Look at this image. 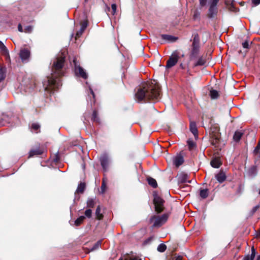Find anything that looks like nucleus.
I'll return each mask as SVG.
<instances>
[{"mask_svg": "<svg viewBox=\"0 0 260 260\" xmlns=\"http://www.w3.org/2000/svg\"><path fill=\"white\" fill-rule=\"evenodd\" d=\"M159 85L155 80L143 83L139 86L135 93V99L138 102L157 101L160 98Z\"/></svg>", "mask_w": 260, "mask_h": 260, "instance_id": "nucleus-1", "label": "nucleus"}, {"mask_svg": "<svg viewBox=\"0 0 260 260\" xmlns=\"http://www.w3.org/2000/svg\"><path fill=\"white\" fill-rule=\"evenodd\" d=\"M64 71L63 66H52L50 76L47 77V80L43 82L45 90L53 92L61 87L62 83L60 79L63 76Z\"/></svg>", "mask_w": 260, "mask_h": 260, "instance_id": "nucleus-2", "label": "nucleus"}, {"mask_svg": "<svg viewBox=\"0 0 260 260\" xmlns=\"http://www.w3.org/2000/svg\"><path fill=\"white\" fill-rule=\"evenodd\" d=\"M213 48L212 46H209L207 48L204 53L202 55H200L196 59L197 60L196 65H204L208 62V61L211 59V56L213 52Z\"/></svg>", "mask_w": 260, "mask_h": 260, "instance_id": "nucleus-3", "label": "nucleus"}, {"mask_svg": "<svg viewBox=\"0 0 260 260\" xmlns=\"http://www.w3.org/2000/svg\"><path fill=\"white\" fill-rule=\"evenodd\" d=\"M168 215L164 214L161 216L153 215L150 219V223L153 227H160L164 224L168 220Z\"/></svg>", "mask_w": 260, "mask_h": 260, "instance_id": "nucleus-4", "label": "nucleus"}, {"mask_svg": "<svg viewBox=\"0 0 260 260\" xmlns=\"http://www.w3.org/2000/svg\"><path fill=\"white\" fill-rule=\"evenodd\" d=\"M153 196V202L155 206V211L157 213H160L163 211L164 209V201L156 193H154Z\"/></svg>", "mask_w": 260, "mask_h": 260, "instance_id": "nucleus-5", "label": "nucleus"}, {"mask_svg": "<svg viewBox=\"0 0 260 260\" xmlns=\"http://www.w3.org/2000/svg\"><path fill=\"white\" fill-rule=\"evenodd\" d=\"M219 2V0H210L209 1V9L208 14L209 18H213L216 15L217 13V5Z\"/></svg>", "mask_w": 260, "mask_h": 260, "instance_id": "nucleus-6", "label": "nucleus"}, {"mask_svg": "<svg viewBox=\"0 0 260 260\" xmlns=\"http://www.w3.org/2000/svg\"><path fill=\"white\" fill-rule=\"evenodd\" d=\"M200 55V46H191L189 53L190 60H196Z\"/></svg>", "mask_w": 260, "mask_h": 260, "instance_id": "nucleus-7", "label": "nucleus"}, {"mask_svg": "<svg viewBox=\"0 0 260 260\" xmlns=\"http://www.w3.org/2000/svg\"><path fill=\"white\" fill-rule=\"evenodd\" d=\"M74 71L77 76L84 79H86L88 77L87 73L81 66H75Z\"/></svg>", "mask_w": 260, "mask_h": 260, "instance_id": "nucleus-8", "label": "nucleus"}, {"mask_svg": "<svg viewBox=\"0 0 260 260\" xmlns=\"http://www.w3.org/2000/svg\"><path fill=\"white\" fill-rule=\"evenodd\" d=\"M179 59V54L177 51H175L170 57L167 61V65H175Z\"/></svg>", "mask_w": 260, "mask_h": 260, "instance_id": "nucleus-9", "label": "nucleus"}, {"mask_svg": "<svg viewBox=\"0 0 260 260\" xmlns=\"http://www.w3.org/2000/svg\"><path fill=\"white\" fill-rule=\"evenodd\" d=\"M184 162V158L183 156L180 154H177L174 156L173 158V164L177 167H178L181 165Z\"/></svg>", "mask_w": 260, "mask_h": 260, "instance_id": "nucleus-10", "label": "nucleus"}, {"mask_svg": "<svg viewBox=\"0 0 260 260\" xmlns=\"http://www.w3.org/2000/svg\"><path fill=\"white\" fill-rule=\"evenodd\" d=\"M211 142L215 147L219 148L220 146V139L218 135H214L211 138Z\"/></svg>", "mask_w": 260, "mask_h": 260, "instance_id": "nucleus-11", "label": "nucleus"}, {"mask_svg": "<svg viewBox=\"0 0 260 260\" xmlns=\"http://www.w3.org/2000/svg\"><path fill=\"white\" fill-rule=\"evenodd\" d=\"M188 176L185 173H181L178 176V180L179 183H191V181L188 179Z\"/></svg>", "mask_w": 260, "mask_h": 260, "instance_id": "nucleus-12", "label": "nucleus"}, {"mask_svg": "<svg viewBox=\"0 0 260 260\" xmlns=\"http://www.w3.org/2000/svg\"><path fill=\"white\" fill-rule=\"evenodd\" d=\"M65 57V54L63 53H61L57 56L56 61L53 63V65H62L64 62Z\"/></svg>", "mask_w": 260, "mask_h": 260, "instance_id": "nucleus-13", "label": "nucleus"}, {"mask_svg": "<svg viewBox=\"0 0 260 260\" xmlns=\"http://www.w3.org/2000/svg\"><path fill=\"white\" fill-rule=\"evenodd\" d=\"M30 56V51L27 49H22L20 52V57L23 60L27 59Z\"/></svg>", "mask_w": 260, "mask_h": 260, "instance_id": "nucleus-14", "label": "nucleus"}, {"mask_svg": "<svg viewBox=\"0 0 260 260\" xmlns=\"http://www.w3.org/2000/svg\"><path fill=\"white\" fill-rule=\"evenodd\" d=\"M101 164L103 169L106 171L109 165V159L107 156H103L101 157Z\"/></svg>", "mask_w": 260, "mask_h": 260, "instance_id": "nucleus-15", "label": "nucleus"}, {"mask_svg": "<svg viewBox=\"0 0 260 260\" xmlns=\"http://www.w3.org/2000/svg\"><path fill=\"white\" fill-rule=\"evenodd\" d=\"M216 180L219 182H223L226 179V175L223 171H220L215 175Z\"/></svg>", "mask_w": 260, "mask_h": 260, "instance_id": "nucleus-16", "label": "nucleus"}, {"mask_svg": "<svg viewBox=\"0 0 260 260\" xmlns=\"http://www.w3.org/2000/svg\"><path fill=\"white\" fill-rule=\"evenodd\" d=\"M190 130L194 136L195 138L197 139L198 138V129L195 122H190Z\"/></svg>", "mask_w": 260, "mask_h": 260, "instance_id": "nucleus-17", "label": "nucleus"}, {"mask_svg": "<svg viewBox=\"0 0 260 260\" xmlns=\"http://www.w3.org/2000/svg\"><path fill=\"white\" fill-rule=\"evenodd\" d=\"M43 150L40 149L39 148L35 149H32L29 153V157H32L34 155H39L43 153Z\"/></svg>", "mask_w": 260, "mask_h": 260, "instance_id": "nucleus-18", "label": "nucleus"}, {"mask_svg": "<svg viewBox=\"0 0 260 260\" xmlns=\"http://www.w3.org/2000/svg\"><path fill=\"white\" fill-rule=\"evenodd\" d=\"M161 38L169 42H175L177 39L172 36L168 35H161Z\"/></svg>", "mask_w": 260, "mask_h": 260, "instance_id": "nucleus-19", "label": "nucleus"}, {"mask_svg": "<svg viewBox=\"0 0 260 260\" xmlns=\"http://www.w3.org/2000/svg\"><path fill=\"white\" fill-rule=\"evenodd\" d=\"M6 74V69L5 66H0V83L5 78Z\"/></svg>", "mask_w": 260, "mask_h": 260, "instance_id": "nucleus-20", "label": "nucleus"}, {"mask_svg": "<svg viewBox=\"0 0 260 260\" xmlns=\"http://www.w3.org/2000/svg\"><path fill=\"white\" fill-rule=\"evenodd\" d=\"M243 135V133L242 132V131H236L233 136L234 140L235 142H238L240 140Z\"/></svg>", "mask_w": 260, "mask_h": 260, "instance_id": "nucleus-21", "label": "nucleus"}, {"mask_svg": "<svg viewBox=\"0 0 260 260\" xmlns=\"http://www.w3.org/2000/svg\"><path fill=\"white\" fill-rule=\"evenodd\" d=\"M255 255V251L253 247L251 248V253L250 255H246L243 260H253Z\"/></svg>", "mask_w": 260, "mask_h": 260, "instance_id": "nucleus-22", "label": "nucleus"}, {"mask_svg": "<svg viewBox=\"0 0 260 260\" xmlns=\"http://www.w3.org/2000/svg\"><path fill=\"white\" fill-rule=\"evenodd\" d=\"M221 165V164L218 158H214L211 161V165L215 168H219Z\"/></svg>", "mask_w": 260, "mask_h": 260, "instance_id": "nucleus-23", "label": "nucleus"}, {"mask_svg": "<svg viewBox=\"0 0 260 260\" xmlns=\"http://www.w3.org/2000/svg\"><path fill=\"white\" fill-rule=\"evenodd\" d=\"M200 46V38L198 34H195L191 46Z\"/></svg>", "mask_w": 260, "mask_h": 260, "instance_id": "nucleus-24", "label": "nucleus"}, {"mask_svg": "<svg viewBox=\"0 0 260 260\" xmlns=\"http://www.w3.org/2000/svg\"><path fill=\"white\" fill-rule=\"evenodd\" d=\"M147 180L148 184L152 187H153V188H155L157 187V184L156 180L154 179L151 177H149L148 178Z\"/></svg>", "mask_w": 260, "mask_h": 260, "instance_id": "nucleus-25", "label": "nucleus"}, {"mask_svg": "<svg viewBox=\"0 0 260 260\" xmlns=\"http://www.w3.org/2000/svg\"><path fill=\"white\" fill-rule=\"evenodd\" d=\"M209 194V191L207 189H201L200 192V195L203 199H206Z\"/></svg>", "mask_w": 260, "mask_h": 260, "instance_id": "nucleus-26", "label": "nucleus"}, {"mask_svg": "<svg viewBox=\"0 0 260 260\" xmlns=\"http://www.w3.org/2000/svg\"><path fill=\"white\" fill-rule=\"evenodd\" d=\"M85 188V184L84 183H80L76 191L78 193H83Z\"/></svg>", "mask_w": 260, "mask_h": 260, "instance_id": "nucleus-27", "label": "nucleus"}, {"mask_svg": "<svg viewBox=\"0 0 260 260\" xmlns=\"http://www.w3.org/2000/svg\"><path fill=\"white\" fill-rule=\"evenodd\" d=\"M210 95L212 99H216L219 96L218 92L215 90H212L210 91Z\"/></svg>", "mask_w": 260, "mask_h": 260, "instance_id": "nucleus-28", "label": "nucleus"}, {"mask_svg": "<svg viewBox=\"0 0 260 260\" xmlns=\"http://www.w3.org/2000/svg\"><path fill=\"white\" fill-rule=\"evenodd\" d=\"M107 189L106 182L105 178L103 179L102 184L101 187V193H104Z\"/></svg>", "mask_w": 260, "mask_h": 260, "instance_id": "nucleus-29", "label": "nucleus"}, {"mask_svg": "<svg viewBox=\"0 0 260 260\" xmlns=\"http://www.w3.org/2000/svg\"><path fill=\"white\" fill-rule=\"evenodd\" d=\"M85 219V216H81L78 218L75 221V224L76 226L79 225Z\"/></svg>", "mask_w": 260, "mask_h": 260, "instance_id": "nucleus-30", "label": "nucleus"}, {"mask_svg": "<svg viewBox=\"0 0 260 260\" xmlns=\"http://www.w3.org/2000/svg\"><path fill=\"white\" fill-rule=\"evenodd\" d=\"M95 214L98 219H101L103 218V215L101 213V208L99 206L96 208Z\"/></svg>", "mask_w": 260, "mask_h": 260, "instance_id": "nucleus-31", "label": "nucleus"}, {"mask_svg": "<svg viewBox=\"0 0 260 260\" xmlns=\"http://www.w3.org/2000/svg\"><path fill=\"white\" fill-rule=\"evenodd\" d=\"M167 249V246L165 244H160L158 247H157V250L159 252H164Z\"/></svg>", "mask_w": 260, "mask_h": 260, "instance_id": "nucleus-32", "label": "nucleus"}, {"mask_svg": "<svg viewBox=\"0 0 260 260\" xmlns=\"http://www.w3.org/2000/svg\"><path fill=\"white\" fill-rule=\"evenodd\" d=\"M187 145L190 150L193 149L196 147V143L193 141L189 140L187 141Z\"/></svg>", "mask_w": 260, "mask_h": 260, "instance_id": "nucleus-33", "label": "nucleus"}, {"mask_svg": "<svg viewBox=\"0 0 260 260\" xmlns=\"http://www.w3.org/2000/svg\"><path fill=\"white\" fill-rule=\"evenodd\" d=\"M40 125L37 123H34L31 125V130L36 133H37V131L40 128Z\"/></svg>", "mask_w": 260, "mask_h": 260, "instance_id": "nucleus-34", "label": "nucleus"}, {"mask_svg": "<svg viewBox=\"0 0 260 260\" xmlns=\"http://www.w3.org/2000/svg\"><path fill=\"white\" fill-rule=\"evenodd\" d=\"M225 4L227 5L228 9L231 11H236V8L235 7V6L233 3H231V4H229L228 2L227 1H226Z\"/></svg>", "mask_w": 260, "mask_h": 260, "instance_id": "nucleus-35", "label": "nucleus"}, {"mask_svg": "<svg viewBox=\"0 0 260 260\" xmlns=\"http://www.w3.org/2000/svg\"><path fill=\"white\" fill-rule=\"evenodd\" d=\"M248 173L251 176H255L256 173V168L254 166L252 167L249 170Z\"/></svg>", "mask_w": 260, "mask_h": 260, "instance_id": "nucleus-36", "label": "nucleus"}, {"mask_svg": "<svg viewBox=\"0 0 260 260\" xmlns=\"http://www.w3.org/2000/svg\"><path fill=\"white\" fill-rule=\"evenodd\" d=\"M94 205V201L92 199H89L87 201V207L89 208H93Z\"/></svg>", "mask_w": 260, "mask_h": 260, "instance_id": "nucleus-37", "label": "nucleus"}, {"mask_svg": "<svg viewBox=\"0 0 260 260\" xmlns=\"http://www.w3.org/2000/svg\"><path fill=\"white\" fill-rule=\"evenodd\" d=\"M92 119L94 121H95L96 122H99V118L98 117V113L96 111H94L92 113Z\"/></svg>", "mask_w": 260, "mask_h": 260, "instance_id": "nucleus-38", "label": "nucleus"}, {"mask_svg": "<svg viewBox=\"0 0 260 260\" xmlns=\"http://www.w3.org/2000/svg\"><path fill=\"white\" fill-rule=\"evenodd\" d=\"M0 49L4 53H8V50L6 47L4 45L2 42L0 41Z\"/></svg>", "mask_w": 260, "mask_h": 260, "instance_id": "nucleus-39", "label": "nucleus"}, {"mask_svg": "<svg viewBox=\"0 0 260 260\" xmlns=\"http://www.w3.org/2000/svg\"><path fill=\"white\" fill-rule=\"evenodd\" d=\"M33 27L32 26H27L24 28V32L26 33H31L32 31Z\"/></svg>", "mask_w": 260, "mask_h": 260, "instance_id": "nucleus-40", "label": "nucleus"}, {"mask_svg": "<svg viewBox=\"0 0 260 260\" xmlns=\"http://www.w3.org/2000/svg\"><path fill=\"white\" fill-rule=\"evenodd\" d=\"M101 245V241H98L92 247V248L91 249V251H93L96 249H98Z\"/></svg>", "mask_w": 260, "mask_h": 260, "instance_id": "nucleus-41", "label": "nucleus"}, {"mask_svg": "<svg viewBox=\"0 0 260 260\" xmlns=\"http://www.w3.org/2000/svg\"><path fill=\"white\" fill-rule=\"evenodd\" d=\"M154 63L158 65H160V56L158 53H157L156 56L155 61Z\"/></svg>", "mask_w": 260, "mask_h": 260, "instance_id": "nucleus-42", "label": "nucleus"}, {"mask_svg": "<svg viewBox=\"0 0 260 260\" xmlns=\"http://www.w3.org/2000/svg\"><path fill=\"white\" fill-rule=\"evenodd\" d=\"M253 153L255 155V159L256 160H260V150H258L256 152L254 150Z\"/></svg>", "mask_w": 260, "mask_h": 260, "instance_id": "nucleus-43", "label": "nucleus"}, {"mask_svg": "<svg viewBox=\"0 0 260 260\" xmlns=\"http://www.w3.org/2000/svg\"><path fill=\"white\" fill-rule=\"evenodd\" d=\"M91 214L92 211L90 209H87L85 212V215L88 218L91 217Z\"/></svg>", "mask_w": 260, "mask_h": 260, "instance_id": "nucleus-44", "label": "nucleus"}, {"mask_svg": "<svg viewBox=\"0 0 260 260\" xmlns=\"http://www.w3.org/2000/svg\"><path fill=\"white\" fill-rule=\"evenodd\" d=\"M116 8H117V7H116V4H113L112 5L111 9H112V14L113 15H114L115 13H116Z\"/></svg>", "mask_w": 260, "mask_h": 260, "instance_id": "nucleus-45", "label": "nucleus"}, {"mask_svg": "<svg viewBox=\"0 0 260 260\" xmlns=\"http://www.w3.org/2000/svg\"><path fill=\"white\" fill-rule=\"evenodd\" d=\"M83 30H81V29L78 31L76 34L75 39H77L78 38H79L83 32Z\"/></svg>", "mask_w": 260, "mask_h": 260, "instance_id": "nucleus-46", "label": "nucleus"}, {"mask_svg": "<svg viewBox=\"0 0 260 260\" xmlns=\"http://www.w3.org/2000/svg\"><path fill=\"white\" fill-rule=\"evenodd\" d=\"M199 3H200V6L201 7H204L206 5L207 1V0H199Z\"/></svg>", "mask_w": 260, "mask_h": 260, "instance_id": "nucleus-47", "label": "nucleus"}, {"mask_svg": "<svg viewBox=\"0 0 260 260\" xmlns=\"http://www.w3.org/2000/svg\"><path fill=\"white\" fill-rule=\"evenodd\" d=\"M200 15V14L199 12H198L197 10L194 11V14H193V18L196 19L199 18Z\"/></svg>", "mask_w": 260, "mask_h": 260, "instance_id": "nucleus-48", "label": "nucleus"}, {"mask_svg": "<svg viewBox=\"0 0 260 260\" xmlns=\"http://www.w3.org/2000/svg\"><path fill=\"white\" fill-rule=\"evenodd\" d=\"M87 23L86 22H84L83 23H82V25H81V29L84 31L85 28H86L87 27Z\"/></svg>", "mask_w": 260, "mask_h": 260, "instance_id": "nucleus-49", "label": "nucleus"}, {"mask_svg": "<svg viewBox=\"0 0 260 260\" xmlns=\"http://www.w3.org/2000/svg\"><path fill=\"white\" fill-rule=\"evenodd\" d=\"M124 260H138V258L136 256L127 257Z\"/></svg>", "mask_w": 260, "mask_h": 260, "instance_id": "nucleus-50", "label": "nucleus"}, {"mask_svg": "<svg viewBox=\"0 0 260 260\" xmlns=\"http://www.w3.org/2000/svg\"><path fill=\"white\" fill-rule=\"evenodd\" d=\"M243 47L244 48H248L249 44L248 42L245 41L242 43Z\"/></svg>", "mask_w": 260, "mask_h": 260, "instance_id": "nucleus-51", "label": "nucleus"}, {"mask_svg": "<svg viewBox=\"0 0 260 260\" xmlns=\"http://www.w3.org/2000/svg\"><path fill=\"white\" fill-rule=\"evenodd\" d=\"M252 2L255 6H257L260 4V0H252Z\"/></svg>", "mask_w": 260, "mask_h": 260, "instance_id": "nucleus-52", "label": "nucleus"}, {"mask_svg": "<svg viewBox=\"0 0 260 260\" xmlns=\"http://www.w3.org/2000/svg\"><path fill=\"white\" fill-rule=\"evenodd\" d=\"M18 29L20 32H24L22 26L21 24H19L18 26Z\"/></svg>", "mask_w": 260, "mask_h": 260, "instance_id": "nucleus-53", "label": "nucleus"}, {"mask_svg": "<svg viewBox=\"0 0 260 260\" xmlns=\"http://www.w3.org/2000/svg\"><path fill=\"white\" fill-rule=\"evenodd\" d=\"M255 151H257L258 150H260V140L259 141L256 147H255L254 149Z\"/></svg>", "mask_w": 260, "mask_h": 260, "instance_id": "nucleus-54", "label": "nucleus"}, {"mask_svg": "<svg viewBox=\"0 0 260 260\" xmlns=\"http://www.w3.org/2000/svg\"><path fill=\"white\" fill-rule=\"evenodd\" d=\"M73 61V62H74V65H75V66L77 65V64L79 63L78 61H77V58H74Z\"/></svg>", "mask_w": 260, "mask_h": 260, "instance_id": "nucleus-55", "label": "nucleus"}, {"mask_svg": "<svg viewBox=\"0 0 260 260\" xmlns=\"http://www.w3.org/2000/svg\"><path fill=\"white\" fill-rule=\"evenodd\" d=\"M174 260H182V257L181 256H177L174 258Z\"/></svg>", "mask_w": 260, "mask_h": 260, "instance_id": "nucleus-56", "label": "nucleus"}, {"mask_svg": "<svg viewBox=\"0 0 260 260\" xmlns=\"http://www.w3.org/2000/svg\"><path fill=\"white\" fill-rule=\"evenodd\" d=\"M89 89L90 93L92 95L93 97L94 98V92H93L92 89H91V88L90 87H89Z\"/></svg>", "mask_w": 260, "mask_h": 260, "instance_id": "nucleus-57", "label": "nucleus"}, {"mask_svg": "<svg viewBox=\"0 0 260 260\" xmlns=\"http://www.w3.org/2000/svg\"><path fill=\"white\" fill-rule=\"evenodd\" d=\"M258 208H259V206H255V207L253 208V209H252L253 212H255V211L257 210V209H258Z\"/></svg>", "mask_w": 260, "mask_h": 260, "instance_id": "nucleus-58", "label": "nucleus"}, {"mask_svg": "<svg viewBox=\"0 0 260 260\" xmlns=\"http://www.w3.org/2000/svg\"><path fill=\"white\" fill-rule=\"evenodd\" d=\"M257 237H260V230L257 232Z\"/></svg>", "mask_w": 260, "mask_h": 260, "instance_id": "nucleus-59", "label": "nucleus"}, {"mask_svg": "<svg viewBox=\"0 0 260 260\" xmlns=\"http://www.w3.org/2000/svg\"><path fill=\"white\" fill-rule=\"evenodd\" d=\"M257 260H259L260 259V255H258L257 256Z\"/></svg>", "mask_w": 260, "mask_h": 260, "instance_id": "nucleus-60", "label": "nucleus"}, {"mask_svg": "<svg viewBox=\"0 0 260 260\" xmlns=\"http://www.w3.org/2000/svg\"><path fill=\"white\" fill-rule=\"evenodd\" d=\"M83 169L85 168V165H83Z\"/></svg>", "mask_w": 260, "mask_h": 260, "instance_id": "nucleus-61", "label": "nucleus"}, {"mask_svg": "<svg viewBox=\"0 0 260 260\" xmlns=\"http://www.w3.org/2000/svg\"><path fill=\"white\" fill-rule=\"evenodd\" d=\"M167 68H169V67H171V66H166Z\"/></svg>", "mask_w": 260, "mask_h": 260, "instance_id": "nucleus-62", "label": "nucleus"}, {"mask_svg": "<svg viewBox=\"0 0 260 260\" xmlns=\"http://www.w3.org/2000/svg\"><path fill=\"white\" fill-rule=\"evenodd\" d=\"M258 194H260V189L259 190Z\"/></svg>", "mask_w": 260, "mask_h": 260, "instance_id": "nucleus-63", "label": "nucleus"}, {"mask_svg": "<svg viewBox=\"0 0 260 260\" xmlns=\"http://www.w3.org/2000/svg\"><path fill=\"white\" fill-rule=\"evenodd\" d=\"M118 260H122V259L121 258L119 259Z\"/></svg>", "mask_w": 260, "mask_h": 260, "instance_id": "nucleus-64", "label": "nucleus"}]
</instances>
